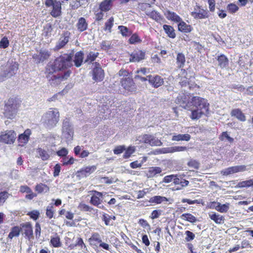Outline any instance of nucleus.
Returning a JSON list of instances; mask_svg holds the SVG:
<instances>
[{
  "mask_svg": "<svg viewBox=\"0 0 253 253\" xmlns=\"http://www.w3.org/2000/svg\"><path fill=\"white\" fill-rule=\"evenodd\" d=\"M59 117V112L57 109H50L42 116L41 122L46 128L50 129L56 126Z\"/></svg>",
  "mask_w": 253,
  "mask_h": 253,
  "instance_id": "obj_1",
  "label": "nucleus"
},
{
  "mask_svg": "<svg viewBox=\"0 0 253 253\" xmlns=\"http://www.w3.org/2000/svg\"><path fill=\"white\" fill-rule=\"evenodd\" d=\"M19 104L16 97L10 98L5 103L3 114L5 118L14 119L17 113Z\"/></svg>",
  "mask_w": 253,
  "mask_h": 253,
  "instance_id": "obj_2",
  "label": "nucleus"
},
{
  "mask_svg": "<svg viewBox=\"0 0 253 253\" xmlns=\"http://www.w3.org/2000/svg\"><path fill=\"white\" fill-rule=\"evenodd\" d=\"M72 59L71 54H64L57 57L54 62L52 69L56 72L70 67L72 65Z\"/></svg>",
  "mask_w": 253,
  "mask_h": 253,
  "instance_id": "obj_3",
  "label": "nucleus"
},
{
  "mask_svg": "<svg viewBox=\"0 0 253 253\" xmlns=\"http://www.w3.org/2000/svg\"><path fill=\"white\" fill-rule=\"evenodd\" d=\"M44 4L47 7H52L50 12L51 15L53 17H57L61 14V3L56 0H45Z\"/></svg>",
  "mask_w": 253,
  "mask_h": 253,
  "instance_id": "obj_4",
  "label": "nucleus"
},
{
  "mask_svg": "<svg viewBox=\"0 0 253 253\" xmlns=\"http://www.w3.org/2000/svg\"><path fill=\"white\" fill-rule=\"evenodd\" d=\"M74 135L73 126L67 118L65 119L63 121L62 127V136L69 141L72 139Z\"/></svg>",
  "mask_w": 253,
  "mask_h": 253,
  "instance_id": "obj_5",
  "label": "nucleus"
},
{
  "mask_svg": "<svg viewBox=\"0 0 253 253\" xmlns=\"http://www.w3.org/2000/svg\"><path fill=\"white\" fill-rule=\"evenodd\" d=\"M190 104L200 110H204L206 112L209 111V104L207 100L199 96H194L191 99Z\"/></svg>",
  "mask_w": 253,
  "mask_h": 253,
  "instance_id": "obj_6",
  "label": "nucleus"
},
{
  "mask_svg": "<svg viewBox=\"0 0 253 253\" xmlns=\"http://www.w3.org/2000/svg\"><path fill=\"white\" fill-rule=\"evenodd\" d=\"M16 137V132L12 130L1 132L0 135V142L7 144L14 143Z\"/></svg>",
  "mask_w": 253,
  "mask_h": 253,
  "instance_id": "obj_7",
  "label": "nucleus"
},
{
  "mask_svg": "<svg viewBox=\"0 0 253 253\" xmlns=\"http://www.w3.org/2000/svg\"><path fill=\"white\" fill-rule=\"evenodd\" d=\"M191 95L185 93H181L178 94L175 100L176 104L180 105L184 108L188 107V104H190V98Z\"/></svg>",
  "mask_w": 253,
  "mask_h": 253,
  "instance_id": "obj_8",
  "label": "nucleus"
},
{
  "mask_svg": "<svg viewBox=\"0 0 253 253\" xmlns=\"http://www.w3.org/2000/svg\"><path fill=\"white\" fill-rule=\"evenodd\" d=\"M246 170L245 166H236L229 167L221 171V174L223 175L227 176L235 173L242 172Z\"/></svg>",
  "mask_w": 253,
  "mask_h": 253,
  "instance_id": "obj_9",
  "label": "nucleus"
},
{
  "mask_svg": "<svg viewBox=\"0 0 253 253\" xmlns=\"http://www.w3.org/2000/svg\"><path fill=\"white\" fill-rule=\"evenodd\" d=\"M96 169V166H91L84 167L77 172V176L81 178L85 177Z\"/></svg>",
  "mask_w": 253,
  "mask_h": 253,
  "instance_id": "obj_10",
  "label": "nucleus"
},
{
  "mask_svg": "<svg viewBox=\"0 0 253 253\" xmlns=\"http://www.w3.org/2000/svg\"><path fill=\"white\" fill-rule=\"evenodd\" d=\"M20 228L21 231L23 232V234L28 240H30L33 238V228L30 223L27 222L21 224Z\"/></svg>",
  "mask_w": 253,
  "mask_h": 253,
  "instance_id": "obj_11",
  "label": "nucleus"
},
{
  "mask_svg": "<svg viewBox=\"0 0 253 253\" xmlns=\"http://www.w3.org/2000/svg\"><path fill=\"white\" fill-rule=\"evenodd\" d=\"M144 143L149 144L151 146H161L162 142L157 138L152 135L145 134L143 136Z\"/></svg>",
  "mask_w": 253,
  "mask_h": 253,
  "instance_id": "obj_12",
  "label": "nucleus"
},
{
  "mask_svg": "<svg viewBox=\"0 0 253 253\" xmlns=\"http://www.w3.org/2000/svg\"><path fill=\"white\" fill-rule=\"evenodd\" d=\"M91 192L93 193V194L91 197L90 203L96 207L98 206V205H100L102 201L101 200L103 196L102 193L95 190Z\"/></svg>",
  "mask_w": 253,
  "mask_h": 253,
  "instance_id": "obj_13",
  "label": "nucleus"
},
{
  "mask_svg": "<svg viewBox=\"0 0 253 253\" xmlns=\"http://www.w3.org/2000/svg\"><path fill=\"white\" fill-rule=\"evenodd\" d=\"M49 56V53L47 51L41 50L39 54H34L33 56L34 62L39 63L47 59Z\"/></svg>",
  "mask_w": 253,
  "mask_h": 253,
  "instance_id": "obj_14",
  "label": "nucleus"
},
{
  "mask_svg": "<svg viewBox=\"0 0 253 253\" xmlns=\"http://www.w3.org/2000/svg\"><path fill=\"white\" fill-rule=\"evenodd\" d=\"M31 134V130L30 129H27L23 133L20 134L18 138L19 145L23 146L26 144L29 140Z\"/></svg>",
  "mask_w": 253,
  "mask_h": 253,
  "instance_id": "obj_15",
  "label": "nucleus"
},
{
  "mask_svg": "<svg viewBox=\"0 0 253 253\" xmlns=\"http://www.w3.org/2000/svg\"><path fill=\"white\" fill-rule=\"evenodd\" d=\"M145 53L141 50L135 51L130 55V62H139L144 59Z\"/></svg>",
  "mask_w": 253,
  "mask_h": 253,
  "instance_id": "obj_16",
  "label": "nucleus"
},
{
  "mask_svg": "<svg viewBox=\"0 0 253 253\" xmlns=\"http://www.w3.org/2000/svg\"><path fill=\"white\" fill-rule=\"evenodd\" d=\"M121 83L125 89L131 92L135 90L136 85L133 80H122Z\"/></svg>",
  "mask_w": 253,
  "mask_h": 253,
  "instance_id": "obj_17",
  "label": "nucleus"
},
{
  "mask_svg": "<svg viewBox=\"0 0 253 253\" xmlns=\"http://www.w3.org/2000/svg\"><path fill=\"white\" fill-rule=\"evenodd\" d=\"M68 42L69 37L68 36H64L61 37L58 41L57 42L54 48V50L55 51H57L63 48Z\"/></svg>",
  "mask_w": 253,
  "mask_h": 253,
  "instance_id": "obj_18",
  "label": "nucleus"
},
{
  "mask_svg": "<svg viewBox=\"0 0 253 253\" xmlns=\"http://www.w3.org/2000/svg\"><path fill=\"white\" fill-rule=\"evenodd\" d=\"M191 15L195 19H204L208 17V12L200 8L197 11L192 12Z\"/></svg>",
  "mask_w": 253,
  "mask_h": 253,
  "instance_id": "obj_19",
  "label": "nucleus"
},
{
  "mask_svg": "<svg viewBox=\"0 0 253 253\" xmlns=\"http://www.w3.org/2000/svg\"><path fill=\"white\" fill-rule=\"evenodd\" d=\"M88 241L90 245L97 246L100 244L102 240L100 234L98 233L94 232L92 234L90 238L88 239Z\"/></svg>",
  "mask_w": 253,
  "mask_h": 253,
  "instance_id": "obj_20",
  "label": "nucleus"
},
{
  "mask_svg": "<svg viewBox=\"0 0 253 253\" xmlns=\"http://www.w3.org/2000/svg\"><path fill=\"white\" fill-rule=\"evenodd\" d=\"M231 115L242 122H245L246 120L244 114L239 109H235L232 110Z\"/></svg>",
  "mask_w": 253,
  "mask_h": 253,
  "instance_id": "obj_21",
  "label": "nucleus"
},
{
  "mask_svg": "<svg viewBox=\"0 0 253 253\" xmlns=\"http://www.w3.org/2000/svg\"><path fill=\"white\" fill-rule=\"evenodd\" d=\"M212 204H217L216 207H215V210L221 213L226 212L229 209V203H226L224 204H221L219 202H214Z\"/></svg>",
  "mask_w": 253,
  "mask_h": 253,
  "instance_id": "obj_22",
  "label": "nucleus"
},
{
  "mask_svg": "<svg viewBox=\"0 0 253 253\" xmlns=\"http://www.w3.org/2000/svg\"><path fill=\"white\" fill-rule=\"evenodd\" d=\"M165 15L169 20H170L176 22H179L182 20V19L175 13L169 10L166 11Z\"/></svg>",
  "mask_w": 253,
  "mask_h": 253,
  "instance_id": "obj_23",
  "label": "nucleus"
},
{
  "mask_svg": "<svg viewBox=\"0 0 253 253\" xmlns=\"http://www.w3.org/2000/svg\"><path fill=\"white\" fill-rule=\"evenodd\" d=\"M191 139V136L189 134H179L177 135H173L172 137L171 140L174 141H188Z\"/></svg>",
  "mask_w": 253,
  "mask_h": 253,
  "instance_id": "obj_24",
  "label": "nucleus"
},
{
  "mask_svg": "<svg viewBox=\"0 0 253 253\" xmlns=\"http://www.w3.org/2000/svg\"><path fill=\"white\" fill-rule=\"evenodd\" d=\"M112 3V0H104L100 4L99 9L102 11H108L111 9Z\"/></svg>",
  "mask_w": 253,
  "mask_h": 253,
  "instance_id": "obj_25",
  "label": "nucleus"
},
{
  "mask_svg": "<svg viewBox=\"0 0 253 253\" xmlns=\"http://www.w3.org/2000/svg\"><path fill=\"white\" fill-rule=\"evenodd\" d=\"M88 24L85 19L83 17L79 18L78 22L77 24L78 30L82 32L86 30L87 28Z\"/></svg>",
  "mask_w": 253,
  "mask_h": 253,
  "instance_id": "obj_26",
  "label": "nucleus"
},
{
  "mask_svg": "<svg viewBox=\"0 0 253 253\" xmlns=\"http://www.w3.org/2000/svg\"><path fill=\"white\" fill-rule=\"evenodd\" d=\"M84 59V53L82 51L76 53L74 57V62L76 67H80L83 63Z\"/></svg>",
  "mask_w": 253,
  "mask_h": 253,
  "instance_id": "obj_27",
  "label": "nucleus"
},
{
  "mask_svg": "<svg viewBox=\"0 0 253 253\" xmlns=\"http://www.w3.org/2000/svg\"><path fill=\"white\" fill-rule=\"evenodd\" d=\"M178 28L179 31L183 33H189L192 30V28L190 25L187 24L182 20L179 22V23L178 25Z\"/></svg>",
  "mask_w": 253,
  "mask_h": 253,
  "instance_id": "obj_28",
  "label": "nucleus"
},
{
  "mask_svg": "<svg viewBox=\"0 0 253 253\" xmlns=\"http://www.w3.org/2000/svg\"><path fill=\"white\" fill-rule=\"evenodd\" d=\"M210 218L214 221L216 224H222L224 223V217L219 214L214 212L212 214H209Z\"/></svg>",
  "mask_w": 253,
  "mask_h": 253,
  "instance_id": "obj_29",
  "label": "nucleus"
},
{
  "mask_svg": "<svg viewBox=\"0 0 253 253\" xmlns=\"http://www.w3.org/2000/svg\"><path fill=\"white\" fill-rule=\"evenodd\" d=\"M169 200L165 197L155 196L151 197L149 202L152 204H160L164 202H168Z\"/></svg>",
  "mask_w": 253,
  "mask_h": 253,
  "instance_id": "obj_30",
  "label": "nucleus"
},
{
  "mask_svg": "<svg viewBox=\"0 0 253 253\" xmlns=\"http://www.w3.org/2000/svg\"><path fill=\"white\" fill-rule=\"evenodd\" d=\"M188 148L186 146H174L168 147V149H166V152H169V153H173L178 152H183L187 151Z\"/></svg>",
  "mask_w": 253,
  "mask_h": 253,
  "instance_id": "obj_31",
  "label": "nucleus"
},
{
  "mask_svg": "<svg viewBox=\"0 0 253 253\" xmlns=\"http://www.w3.org/2000/svg\"><path fill=\"white\" fill-rule=\"evenodd\" d=\"M104 77V71L99 67H96L93 69V79H102Z\"/></svg>",
  "mask_w": 253,
  "mask_h": 253,
  "instance_id": "obj_32",
  "label": "nucleus"
},
{
  "mask_svg": "<svg viewBox=\"0 0 253 253\" xmlns=\"http://www.w3.org/2000/svg\"><path fill=\"white\" fill-rule=\"evenodd\" d=\"M218 65L221 68H226L228 66V59L224 55H220L218 57Z\"/></svg>",
  "mask_w": 253,
  "mask_h": 253,
  "instance_id": "obj_33",
  "label": "nucleus"
},
{
  "mask_svg": "<svg viewBox=\"0 0 253 253\" xmlns=\"http://www.w3.org/2000/svg\"><path fill=\"white\" fill-rule=\"evenodd\" d=\"M38 152L39 157L42 160L46 161L49 159L50 154L48 150L40 148L38 149Z\"/></svg>",
  "mask_w": 253,
  "mask_h": 253,
  "instance_id": "obj_34",
  "label": "nucleus"
},
{
  "mask_svg": "<svg viewBox=\"0 0 253 253\" xmlns=\"http://www.w3.org/2000/svg\"><path fill=\"white\" fill-rule=\"evenodd\" d=\"M146 14L157 22L160 21L162 19L160 13L155 10L151 11L147 10L146 11Z\"/></svg>",
  "mask_w": 253,
  "mask_h": 253,
  "instance_id": "obj_35",
  "label": "nucleus"
},
{
  "mask_svg": "<svg viewBox=\"0 0 253 253\" xmlns=\"http://www.w3.org/2000/svg\"><path fill=\"white\" fill-rule=\"evenodd\" d=\"M21 232L20 227L16 226L11 228L10 232H9L8 238L12 239L13 238L18 237L20 235Z\"/></svg>",
  "mask_w": 253,
  "mask_h": 253,
  "instance_id": "obj_36",
  "label": "nucleus"
},
{
  "mask_svg": "<svg viewBox=\"0 0 253 253\" xmlns=\"http://www.w3.org/2000/svg\"><path fill=\"white\" fill-rule=\"evenodd\" d=\"M162 172V169L158 167H150L147 172V175L149 177H153L156 174Z\"/></svg>",
  "mask_w": 253,
  "mask_h": 253,
  "instance_id": "obj_37",
  "label": "nucleus"
},
{
  "mask_svg": "<svg viewBox=\"0 0 253 253\" xmlns=\"http://www.w3.org/2000/svg\"><path fill=\"white\" fill-rule=\"evenodd\" d=\"M185 55L182 53H178L176 57V64L178 67L179 68L183 67L185 64Z\"/></svg>",
  "mask_w": 253,
  "mask_h": 253,
  "instance_id": "obj_38",
  "label": "nucleus"
},
{
  "mask_svg": "<svg viewBox=\"0 0 253 253\" xmlns=\"http://www.w3.org/2000/svg\"><path fill=\"white\" fill-rule=\"evenodd\" d=\"M49 190V187L44 184L40 183L35 187V191L38 193H47Z\"/></svg>",
  "mask_w": 253,
  "mask_h": 253,
  "instance_id": "obj_39",
  "label": "nucleus"
},
{
  "mask_svg": "<svg viewBox=\"0 0 253 253\" xmlns=\"http://www.w3.org/2000/svg\"><path fill=\"white\" fill-rule=\"evenodd\" d=\"M163 29L169 37L171 38H174L175 37L174 30L171 26L164 25L163 26Z\"/></svg>",
  "mask_w": 253,
  "mask_h": 253,
  "instance_id": "obj_40",
  "label": "nucleus"
},
{
  "mask_svg": "<svg viewBox=\"0 0 253 253\" xmlns=\"http://www.w3.org/2000/svg\"><path fill=\"white\" fill-rule=\"evenodd\" d=\"M206 113L204 110L197 109L192 111L191 118L192 120H196L201 118L202 115Z\"/></svg>",
  "mask_w": 253,
  "mask_h": 253,
  "instance_id": "obj_41",
  "label": "nucleus"
},
{
  "mask_svg": "<svg viewBox=\"0 0 253 253\" xmlns=\"http://www.w3.org/2000/svg\"><path fill=\"white\" fill-rule=\"evenodd\" d=\"M50 244L54 248H59L62 245V244L60 242V239L57 235L55 236V237H51Z\"/></svg>",
  "mask_w": 253,
  "mask_h": 253,
  "instance_id": "obj_42",
  "label": "nucleus"
},
{
  "mask_svg": "<svg viewBox=\"0 0 253 253\" xmlns=\"http://www.w3.org/2000/svg\"><path fill=\"white\" fill-rule=\"evenodd\" d=\"M181 218L191 223H195L197 221L196 218L190 213H183L181 215Z\"/></svg>",
  "mask_w": 253,
  "mask_h": 253,
  "instance_id": "obj_43",
  "label": "nucleus"
},
{
  "mask_svg": "<svg viewBox=\"0 0 253 253\" xmlns=\"http://www.w3.org/2000/svg\"><path fill=\"white\" fill-rule=\"evenodd\" d=\"M99 53L98 52H90L87 55L86 58L84 61L85 63H91L94 61L98 56Z\"/></svg>",
  "mask_w": 253,
  "mask_h": 253,
  "instance_id": "obj_44",
  "label": "nucleus"
},
{
  "mask_svg": "<svg viewBox=\"0 0 253 253\" xmlns=\"http://www.w3.org/2000/svg\"><path fill=\"white\" fill-rule=\"evenodd\" d=\"M238 186L239 188L249 187L250 186L253 187V178L240 182L238 184Z\"/></svg>",
  "mask_w": 253,
  "mask_h": 253,
  "instance_id": "obj_45",
  "label": "nucleus"
},
{
  "mask_svg": "<svg viewBox=\"0 0 253 253\" xmlns=\"http://www.w3.org/2000/svg\"><path fill=\"white\" fill-rule=\"evenodd\" d=\"M54 207L52 205H50L46 207V215L49 219L52 218L53 217L54 213Z\"/></svg>",
  "mask_w": 253,
  "mask_h": 253,
  "instance_id": "obj_46",
  "label": "nucleus"
},
{
  "mask_svg": "<svg viewBox=\"0 0 253 253\" xmlns=\"http://www.w3.org/2000/svg\"><path fill=\"white\" fill-rule=\"evenodd\" d=\"M181 86H187L190 89L193 88L194 87L197 86L196 84H192V80L190 82H187V80H183L182 82L179 83Z\"/></svg>",
  "mask_w": 253,
  "mask_h": 253,
  "instance_id": "obj_47",
  "label": "nucleus"
},
{
  "mask_svg": "<svg viewBox=\"0 0 253 253\" xmlns=\"http://www.w3.org/2000/svg\"><path fill=\"white\" fill-rule=\"evenodd\" d=\"M149 84L152 85L154 87H158L161 86L164 83L163 80H147Z\"/></svg>",
  "mask_w": 253,
  "mask_h": 253,
  "instance_id": "obj_48",
  "label": "nucleus"
},
{
  "mask_svg": "<svg viewBox=\"0 0 253 253\" xmlns=\"http://www.w3.org/2000/svg\"><path fill=\"white\" fill-rule=\"evenodd\" d=\"M75 159L73 157H71L69 158L68 157H64L62 159V163L63 166H68L69 165H72L74 163Z\"/></svg>",
  "mask_w": 253,
  "mask_h": 253,
  "instance_id": "obj_49",
  "label": "nucleus"
},
{
  "mask_svg": "<svg viewBox=\"0 0 253 253\" xmlns=\"http://www.w3.org/2000/svg\"><path fill=\"white\" fill-rule=\"evenodd\" d=\"M134 151L135 148L134 147H128L124 154V158L126 159L129 158L130 155L134 152Z\"/></svg>",
  "mask_w": 253,
  "mask_h": 253,
  "instance_id": "obj_50",
  "label": "nucleus"
},
{
  "mask_svg": "<svg viewBox=\"0 0 253 253\" xmlns=\"http://www.w3.org/2000/svg\"><path fill=\"white\" fill-rule=\"evenodd\" d=\"M114 18L111 17L105 23V30H108L110 32H111V28L113 25Z\"/></svg>",
  "mask_w": 253,
  "mask_h": 253,
  "instance_id": "obj_51",
  "label": "nucleus"
},
{
  "mask_svg": "<svg viewBox=\"0 0 253 253\" xmlns=\"http://www.w3.org/2000/svg\"><path fill=\"white\" fill-rule=\"evenodd\" d=\"M185 234L186 235V237L185 238L186 242H190L193 240L195 237V234L189 230L186 231Z\"/></svg>",
  "mask_w": 253,
  "mask_h": 253,
  "instance_id": "obj_52",
  "label": "nucleus"
},
{
  "mask_svg": "<svg viewBox=\"0 0 253 253\" xmlns=\"http://www.w3.org/2000/svg\"><path fill=\"white\" fill-rule=\"evenodd\" d=\"M118 29L120 30L121 33L123 36H127L130 34L128 29L125 26H119Z\"/></svg>",
  "mask_w": 253,
  "mask_h": 253,
  "instance_id": "obj_53",
  "label": "nucleus"
},
{
  "mask_svg": "<svg viewBox=\"0 0 253 253\" xmlns=\"http://www.w3.org/2000/svg\"><path fill=\"white\" fill-rule=\"evenodd\" d=\"M150 190L148 188H145L142 190H139L137 192V198L141 199L143 198L146 194L149 193Z\"/></svg>",
  "mask_w": 253,
  "mask_h": 253,
  "instance_id": "obj_54",
  "label": "nucleus"
},
{
  "mask_svg": "<svg viewBox=\"0 0 253 253\" xmlns=\"http://www.w3.org/2000/svg\"><path fill=\"white\" fill-rule=\"evenodd\" d=\"M227 8L229 12L232 13H235L239 9L238 7L234 3H230L228 4Z\"/></svg>",
  "mask_w": 253,
  "mask_h": 253,
  "instance_id": "obj_55",
  "label": "nucleus"
},
{
  "mask_svg": "<svg viewBox=\"0 0 253 253\" xmlns=\"http://www.w3.org/2000/svg\"><path fill=\"white\" fill-rule=\"evenodd\" d=\"M9 45V41L5 37H3L0 41V48H5Z\"/></svg>",
  "mask_w": 253,
  "mask_h": 253,
  "instance_id": "obj_56",
  "label": "nucleus"
},
{
  "mask_svg": "<svg viewBox=\"0 0 253 253\" xmlns=\"http://www.w3.org/2000/svg\"><path fill=\"white\" fill-rule=\"evenodd\" d=\"M28 215L34 220H37L39 218L40 212L38 211L34 210L29 212Z\"/></svg>",
  "mask_w": 253,
  "mask_h": 253,
  "instance_id": "obj_57",
  "label": "nucleus"
},
{
  "mask_svg": "<svg viewBox=\"0 0 253 253\" xmlns=\"http://www.w3.org/2000/svg\"><path fill=\"white\" fill-rule=\"evenodd\" d=\"M221 140H223L225 138L227 139V140L231 143L233 141L234 139L232 137H231L228 134L227 132H223L222 133L220 137Z\"/></svg>",
  "mask_w": 253,
  "mask_h": 253,
  "instance_id": "obj_58",
  "label": "nucleus"
},
{
  "mask_svg": "<svg viewBox=\"0 0 253 253\" xmlns=\"http://www.w3.org/2000/svg\"><path fill=\"white\" fill-rule=\"evenodd\" d=\"M8 194L7 192L3 191L0 193V205L4 203L8 198Z\"/></svg>",
  "mask_w": 253,
  "mask_h": 253,
  "instance_id": "obj_59",
  "label": "nucleus"
},
{
  "mask_svg": "<svg viewBox=\"0 0 253 253\" xmlns=\"http://www.w3.org/2000/svg\"><path fill=\"white\" fill-rule=\"evenodd\" d=\"M174 177H175L174 174L167 175L164 177L162 182L169 183L173 180Z\"/></svg>",
  "mask_w": 253,
  "mask_h": 253,
  "instance_id": "obj_60",
  "label": "nucleus"
},
{
  "mask_svg": "<svg viewBox=\"0 0 253 253\" xmlns=\"http://www.w3.org/2000/svg\"><path fill=\"white\" fill-rule=\"evenodd\" d=\"M68 153V150L65 148H62L61 150L57 151L56 154L59 157H66Z\"/></svg>",
  "mask_w": 253,
  "mask_h": 253,
  "instance_id": "obj_61",
  "label": "nucleus"
},
{
  "mask_svg": "<svg viewBox=\"0 0 253 253\" xmlns=\"http://www.w3.org/2000/svg\"><path fill=\"white\" fill-rule=\"evenodd\" d=\"M128 72L125 70H121L119 71L117 77H123L121 79H129V77L126 78L125 77H126L128 76Z\"/></svg>",
  "mask_w": 253,
  "mask_h": 253,
  "instance_id": "obj_62",
  "label": "nucleus"
},
{
  "mask_svg": "<svg viewBox=\"0 0 253 253\" xmlns=\"http://www.w3.org/2000/svg\"><path fill=\"white\" fill-rule=\"evenodd\" d=\"M71 73L70 71L67 70L64 72L63 74L61 73L56 79H67L70 77Z\"/></svg>",
  "mask_w": 253,
  "mask_h": 253,
  "instance_id": "obj_63",
  "label": "nucleus"
},
{
  "mask_svg": "<svg viewBox=\"0 0 253 253\" xmlns=\"http://www.w3.org/2000/svg\"><path fill=\"white\" fill-rule=\"evenodd\" d=\"M125 149L124 146H118L114 149V153L115 154L118 155L122 153Z\"/></svg>",
  "mask_w": 253,
  "mask_h": 253,
  "instance_id": "obj_64",
  "label": "nucleus"
}]
</instances>
